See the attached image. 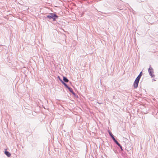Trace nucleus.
Masks as SVG:
<instances>
[{"instance_id": "3", "label": "nucleus", "mask_w": 158, "mask_h": 158, "mask_svg": "<svg viewBox=\"0 0 158 158\" xmlns=\"http://www.w3.org/2000/svg\"><path fill=\"white\" fill-rule=\"evenodd\" d=\"M139 80L136 79H135V81L134 83V88L136 89L138 87L139 83Z\"/></svg>"}, {"instance_id": "1", "label": "nucleus", "mask_w": 158, "mask_h": 158, "mask_svg": "<svg viewBox=\"0 0 158 158\" xmlns=\"http://www.w3.org/2000/svg\"><path fill=\"white\" fill-rule=\"evenodd\" d=\"M58 17L56 14L51 13L47 16L46 18L49 19H52L53 21H56V19L58 18Z\"/></svg>"}, {"instance_id": "9", "label": "nucleus", "mask_w": 158, "mask_h": 158, "mask_svg": "<svg viewBox=\"0 0 158 158\" xmlns=\"http://www.w3.org/2000/svg\"><path fill=\"white\" fill-rule=\"evenodd\" d=\"M62 84H63L64 86L67 89L68 88L69 86L67 85L64 82V81H62Z\"/></svg>"}, {"instance_id": "10", "label": "nucleus", "mask_w": 158, "mask_h": 158, "mask_svg": "<svg viewBox=\"0 0 158 158\" xmlns=\"http://www.w3.org/2000/svg\"><path fill=\"white\" fill-rule=\"evenodd\" d=\"M68 89L69 90L71 93L73 91V89L69 87H68Z\"/></svg>"}, {"instance_id": "13", "label": "nucleus", "mask_w": 158, "mask_h": 158, "mask_svg": "<svg viewBox=\"0 0 158 158\" xmlns=\"http://www.w3.org/2000/svg\"><path fill=\"white\" fill-rule=\"evenodd\" d=\"M98 103L99 104H102V103H99V102H98Z\"/></svg>"}, {"instance_id": "11", "label": "nucleus", "mask_w": 158, "mask_h": 158, "mask_svg": "<svg viewBox=\"0 0 158 158\" xmlns=\"http://www.w3.org/2000/svg\"><path fill=\"white\" fill-rule=\"evenodd\" d=\"M58 78L59 79L60 81L62 83V81H63V80L60 78V77L59 76H58Z\"/></svg>"}, {"instance_id": "12", "label": "nucleus", "mask_w": 158, "mask_h": 158, "mask_svg": "<svg viewBox=\"0 0 158 158\" xmlns=\"http://www.w3.org/2000/svg\"><path fill=\"white\" fill-rule=\"evenodd\" d=\"M71 93H72L73 95H75V94L73 91Z\"/></svg>"}, {"instance_id": "8", "label": "nucleus", "mask_w": 158, "mask_h": 158, "mask_svg": "<svg viewBox=\"0 0 158 158\" xmlns=\"http://www.w3.org/2000/svg\"><path fill=\"white\" fill-rule=\"evenodd\" d=\"M142 75V72H141L138 75V76L136 77V79H138L140 80V79Z\"/></svg>"}, {"instance_id": "2", "label": "nucleus", "mask_w": 158, "mask_h": 158, "mask_svg": "<svg viewBox=\"0 0 158 158\" xmlns=\"http://www.w3.org/2000/svg\"><path fill=\"white\" fill-rule=\"evenodd\" d=\"M148 72L149 75L152 77H154V75L152 74V73H153V69L151 67V65L148 69Z\"/></svg>"}, {"instance_id": "7", "label": "nucleus", "mask_w": 158, "mask_h": 158, "mask_svg": "<svg viewBox=\"0 0 158 158\" xmlns=\"http://www.w3.org/2000/svg\"><path fill=\"white\" fill-rule=\"evenodd\" d=\"M63 81H64V82H68L69 81V80L67 79V78L64 76L63 77Z\"/></svg>"}, {"instance_id": "5", "label": "nucleus", "mask_w": 158, "mask_h": 158, "mask_svg": "<svg viewBox=\"0 0 158 158\" xmlns=\"http://www.w3.org/2000/svg\"><path fill=\"white\" fill-rule=\"evenodd\" d=\"M114 143L117 145H118L120 148L121 149L122 151L123 150V149L122 148V146L117 141V140H116L114 142Z\"/></svg>"}, {"instance_id": "4", "label": "nucleus", "mask_w": 158, "mask_h": 158, "mask_svg": "<svg viewBox=\"0 0 158 158\" xmlns=\"http://www.w3.org/2000/svg\"><path fill=\"white\" fill-rule=\"evenodd\" d=\"M109 134L114 142L116 140L114 138V135H113L111 132L109 131Z\"/></svg>"}, {"instance_id": "6", "label": "nucleus", "mask_w": 158, "mask_h": 158, "mask_svg": "<svg viewBox=\"0 0 158 158\" xmlns=\"http://www.w3.org/2000/svg\"><path fill=\"white\" fill-rule=\"evenodd\" d=\"M5 154L8 157H10L11 156L10 153L6 150L5 151Z\"/></svg>"}]
</instances>
